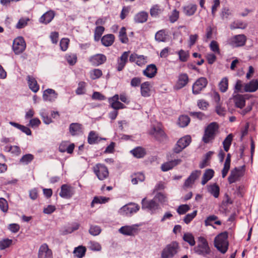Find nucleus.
Masks as SVG:
<instances>
[{"instance_id":"f257e3e1","label":"nucleus","mask_w":258,"mask_h":258,"mask_svg":"<svg viewBox=\"0 0 258 258\" xmlns=\"http://www.w3.org/2000/svg\"><path fill=\"white\" fill-rule=\"evenodd\" d=\"M219 132V125L216 122L209 123L205 128L202 141L205 144L212 142Z\"/></svg>"},{"instance_id":"f03ea898","label":"nucleus","mask_w":258,"mask_h":258,"mask_svg":"<svg viewBox=\"0 0 258 258\" xmlns=\"http://www.w3.org/2000/svg\"><path fill=\"white\" fill-rule=\"evenodd\" d=\"M228 234L226 231L219 234L214 239L215 247L222 253H225L229 247Z\"/></svg>"},{"instance_id":"7ed1b4c3","label":"nucleus","mask_w":258,"mask_h":258,"mask_svg":"<svg viewBox=\"0 0 258 258\" xmlns=\"http://www.w3.org/2000/svg\"><path fill=\"white\" fill-rule=\"evenodd\" d=\"M149 134L160 143H163L168 140L167 135L165 132L162 125L160 123L157 125L152 126L149 131Z\"/></svg>"},{"instance_id":"20e7f679","label":"nucleus","mask_w":258,"mask_h":258,"mask_svg":"<svg viewBox=\"0 0 258 258\" xmlns=\"http://www.w3.org/2000/svg\"><path fill=\"white\" fill-rule=\"evenodd\" d=\"M180 250V246L177 241H172L163 249L161 258H173Z\"/></svg>"},{"instance_id":"39448f33","label":"nucleus","mask_w":258,"mask_h":258,"mask_svg":"<svg viewBox=\"0 0 258 258\" xmlns=\"http://www.w3.org/2000/svg\"><path fill=\"white\" fill-rule=\"evenodd\" d=\"M198 244L194 247V251L200 255H206L210 254L211 249L207 239L203 236L198 238Z\"/></svg>"},{"instance_id":"423d86ee","label":"nucleus","mask_w":258,"mask_h":258,"mask_svg":"<svg viewBox=\"0 0 258 258\" xmlns=\"http://www.w3.org/2000/svg\"><path fill=\"white\" fill-rule=\"evenodd\" d=\"M93 170L95 174L100 180H103L109 176V171L107 167L103 164H96L93 167Z\"/></svg>"},{"instance_id":"0eeeda50","label":"nucleus","mask_w":258,"mask_h":258,"mask_svg":"<svg viewBox=\"0 0 258 258\" xmlns=\"http://www.w3.org/2000/svg\"><path fill=\"white\" fill-rule=\"evenodd\" d=\"M191 142V138L189 135H186L180 138L173 149V152L176 154L179 153L187 147Z\"/></svg>"},{"instance_id":"6e6552de","label":"nucleus","mask_w":258,"mask_h":258,"mask_svg":"<svg viewBox=\"0 0 258 258\" xmlns=\"http://www.w3.org/2000/svg\"><path fill=\"white\" fill-rule=\"evenodd\" d=\"M246 41L247 37L244 34H238L231 37L227 42L233 47H239L244 46Z\"/></svg>"},{"instance_id":"1a4fd4ad","label":"nucleus","mask_w":258,"mask_h":258,"mask_svg":"<svg viewBox=\"0 0 258 258\" xmlns=\"http://www.w3.org/2000/svg\"><path fill=\"white\" fill-rule=\"evenodd\" d=\"M244 166L234 168L231 171L230 174L228 178V182L231 184L239 181L241 177L244 175Z\"/></svg>"},{"instance_id":"9d476101","label":"nucleus","mask_w":258,"mask_h":258,"mask_svg":"<svg viewBox=\"0 0 258 258\" xmlns=\"http://www.w3.org/2000/svg\"><path fill=\"white\" fill-rule=\"evenodd\" d=\"M173 154L167 156L168 161L163 163L161 166L162 171L166 172L172 169L174 167L180 164L182 160L180 159H173Z\"/></svg>"},{"instance_id":"9b49d317","label":"nucleus","mask_w":258,"mask_h":258,"mask_svg":"<svg viewBox=\"0 0 258 258\" xmlns=\"http://www.w3.org/2000/svg\"><path fill=\"white\" fill-rule=\"evenodd\" d=\"M208 81L205 77H200L194 83L192 87V92L194 95H198L207 87Z\"/></svg>"},{"instance_id":"f8f14e48","label":"nucleus","mask_w":258,"mask_h":258,"mask_svg":"<svg viewBox=\"0 0 258 258\" xmlns=\"http://www.w3.org/2000/svg\"><path fill=\"white\" fill-rule=\"evenodd\" d=\"M26 46L24 38L22 37H18L13 41V49L16 54H19L25 50Z\"/></svg>"},{"instance_id":"ddd939ff","label":"nucleus","mask_w":258,"mask_h":258,"mask_svg":"<svg viewBox=\"0 0 258 258\" xmlns=\"http://www.w3.org/2000/svg\"><path fill=\"white\" fill-rule=\"evenodd\" d=\"M38 258H53L52 250L49 248L47 244H41L39 248Z\"/></svg>"},{"instance_id":"4468645a","label":"nucleus","mask_w":258,"mask_h":258,"mask_svg":"<svg viewBox=\"0 0 258 258\" xmlns=\"http://www.w3.org/2000/svg\"><path fill=\"white\" fill-rule=\"evenodd\" d=\"M129 53L130 51H125L123 52L120 57H118L116 64V69L117 71L120 72L124 69L128 62Z\"/></svg>"},{"instance_id":"2eb2a0df","label":"nucleus","mask_w":258,"mask_h":258,"mask_svg":"<svg viewBox=\"0 0 258 258\" xmlns=\"http://www.w3.org/2000/svg\"><path fill=\"white\" fill-rule=\"evenodd\" d=\"M109 106L114 110H118L119 109H124L125 106L119 101V95L115 94L112 97L108 98Z\"/></svg>"},{"instance_id":"dca6fc26","label":"nucleus","mask_w":258,"mask_h":258,"mask_svg":"<svg viewBox=\"0 0 258 258\" xmlns=\"http://www.w3.org/2000/svg\"><path fill=\"white\" fill-rule=\"evenodd\" d=\"M189 82V77L187 74H180L177 78V80L174 86L176 90H179L185 87Z\"/></svg>"},{"instance_id":"f3484780","label":"nucleus","mask_w":258,"mask_h":258,"mask_svg":"<svg viewBox=\"0 0 258 258\" xmlns=\"http://www.w3.org/2000/svg\"><path fill=\"white\" fill-rule=\"evenodd\" d=\"M74 187L70 185L65 184L61 185L59 195L62 198L70 199L74 195Z\"/></svg>"},{"instance_id":"a211bd4d","label":"nucleus","mask_w":258,"mask_h":258,"mask_svg":"<svg viewBox=\"0 0 258 258\" xmlns=\"http://www.w3.org/2000/svg\"><path fill=\"white\" fill-rule=\"evenodd\" d=\"M158 69L154 64L148 65L146 69L143 70V74L149 79L154 78L157 74Z\"/></svg>"},{"instance_id":"6ab92c4d","label":"nucleus","mask_w":258,"mask_h":258,"mask_svg":"<svg viewBox=\"0 0 258 258\" xmlns=\"http://www.w3.org/2000/svg\"><path fill=\"white\" fill-rule=\"evenodd\" d=\"M139 209L140 206L138 205L135 203H131L123 206L120 209V212L125 213L126 214H131L136 213L139 210Z\"/></svg>"},{"instance_id":"aec40b11","label":"nucleus","mask_w":258,"mask_h":258,"mask_svg":"<svg viewBox=\"0 0 258 258\" xmlns=\"http://www.w3.org/2000/svg\"><path fill=\"white\" fill-rule=\"evenodd\" d=\"M106 56L103 54H97L89 58L90 62L94 66H98L106 61Z\"/></svg>"},{"instance_id":"412c9836","label":"nucleus","mask_w":258,"mask_h":258,"mask_svg":"<svg viewBox=\"0 0 258 258\" xmlns=\"http://www.w3.org/2000/svg\"><path fill=\"white\" fill-rule=\"evenodd\" d=\"M102 140H106V139L100 137L98 134L94 131H91L88 134L87 141L90 145L98 144Z\"/></svg>"},{"instance_id":"4be33fe9","label":"nucleus","mask_w":258,"mask_h":258,"mask_svg":"<svg viewBox=\"0 0 258 258\" xmlns=\"http://www.w3.org/2000/svg\"><path fill=\"white\" fill-rule=\"evenodd\" d=\"M152 85L149 81H146L141 84V94L144 97H149L151 95Z\"/></svg>"},{"instance_id":"5701e85b","label":"nucleus","mask_w":258,"mask_h":258,"mask_svg":"<svg viewBox=\"0 0 258 258\" xmlns=\"http://www.w3.org/2000/svg\"><path fill=\"white\" fill-rule=\"evenodd\" d=\"M138 228L135 226H124L121 227L119 231L123 235L133 236L138 233Z\"/></svg>"},{"instance_id":"b1692460","label":"nucleus","mask_w":258,"mask_h":258,"mask_svg":"<svg viewBox=\"0 0 258 258\" xmlns=\"http://www.w3.org/2000/svg\"><path fill=\"white\" fill-rule=\"evenodd\" d=\"M57 97L56 92L51 89H47L43 92V99L44 101L52 102L54 101Z\"/></svg>"},{"instance_id":"393cba45","label":"nucleus","mask_w":258,"mask_h":258,"mask_svg":"<svg viewBox=\"0 0 258 258\" xmlns=\"http://www.w3.org/2000/svg\"><path fill=\"white\" fill-rule=\"evenodd\" d=\"M258 89V80L253 79L249 83L244 84L243 91L245 92H254Z\"/></svg>"},{"instance_id":"a878e982","label":"nucleus","mask_w":258,"mask_h":258,"mask_svg":"<svg viewBox=\"0 0 258 258\" xmlns=\"http://www.w3.org/2000/svg\"><path fill=\"white\" fill-rule=\"evenodd\" d=\"M55 12L52 10H49L40 18L39 22L41 23L47 25L53 20Z\"/></svg>"},{"instance_id":"bb28decb","label":"nucleus","mask_w":258,"mask_h":258,"mask_svg":"<svg viewBox=\"0 0 258 258\" xmlns=\"http://www.w3.org/2000/svg\"><path fill=\"white\" fill-rule=\"evenodd\" d=\"M75 147V146L74 143L68 145L67 142H62L59 146L58 150L61 153L67 152L69 154H72Z\"/></svg>"},{"instance_id":"cd10ccee","label":"nucleus","mask_w":258,"mask_h":258,"mask_svg":"<svg viewBox=\"0 0 258 258\" xmlns=\"http://www.w3.org/2000/svg\"><path fill=\"white\" fill-rule=\"evenodd\" d=\"M26 80L30 89L35 93L37 92L39 90V85L35 78L32 76L28 75L27 76Z\"/></svg>"},{"instance_id":"c85d7f7f","label":"nucleus","mask_w":258,"mask_h":258,"mask_svg":"<svg viewBox=\"0 0 258 258\" xmlns=\"http://www.w3.org/2000/svg\"><path fill=\"white\" fill-rule=\"evenodd\" d=\"M198 6L196 4H189L186 6L183 7L182 10L183 13L187 16H191L194 15L197 10Z\"/></svg>"},{"instance_id":"c756f323","label":"nucleus","mask_w":258,"mask_h":258,"mask_svg":"<svg viewBox=\"0 0 258 258\" xmlns=\"http://www.w3.org/2000/svg\"><path fill=\"white\" fill-rule=\"evenodd\" d=\"M142 208L148 209L150 210H155L158 208V204L154 200H146L144 199L142 202Z\"/></svg>"},{"instance_id":"7c9ffc66","label":"nucleus","mask_w":258,"mask_h":258,"mask_svg":"<svg viewBox=\"0 0 258 258\" xmlns=\"http://www.w3.org/2000/svg\"><path fill=\"white\" fill-rule=\"evenodd\" d=\"M148 16L147 12L141 11L135 16L134 20L136 23H144L147 21Z\"/></svg>"},{"instance_id":"2f4dec72","label":"nucleus","mask_w":258,"mask_h":258,"mask_svg":"<svg viewBox=\"0 0 258 258\" xmlns=\"http://www.w3.org/2000/svg\"><path fill=\"white\" fill-rule=\"evenodd\" d=\"M115 40V36L113 34H108L104 35L101 41L102 45L105 46H110L113 44Z\"/></svg>"},{"instance_id":"473e14b6","label":"nucleus","mask_w":258,"mask_h":258,"mask_svg":"<svg viewBox=\"0 0 258 258\" xmlns=\"http://www.w3.org/2000/svg\"><path fill=\"white\" fill-rule=\"evenodd\" d=\"M83 126L79 123H72L70 125L69 131L72 136L79 135L82 132Z\"/></svg>"},{"instance_id":"72a5a7b5","label":"nucleus","mask_w":258,"mask_h":258,"mask_svg":"<svg viewBox=\"0 0 258 258\" xmlns=\"http://www.w3.org/2000/svg\"><path fill=\"white\" fill-rule=\"evenodd\" d=\"M131 153L136 158H143L146 154L145 148L142 147H137L131 151Z\"/></svg>"},{"instance_id":"f704fd0d","label":"nucleus","mask_w":258,"mask_h":258,"mask_svg":"<svg viewBox=\"0 0 258 258\" xmlns=\"http://www.w3.org/2000/svg\"><path fill=\"white\" fill-rule=\"evenodd\" d=\"M230 163H231V155L228 153L227 155L224 164V167L222 170V176L223 178H225L230 168Z\"/></svg>"},{"instance_id":"c9c22d12","label":"nucleus","mask_w":258,"mask_h":258,"mask_svg":"<svg viewBox=\"0 0 258 258\" xmlns=\"http://www.w3.org/2000/svg\"><path fill=\"white\" fill-rule=\"evenodd\" d=\"M214 171L213 170L211 169L206 170L202 177L201 183L205 185L214 176Z\"/></svg>"},{"instance_id":"e433bc0d","label":"nucleus","mask_w":258,"mask_h":258,"mask_svg":"<svg viewBox=\"0 0 258 258\" xmlns=\"http://www.w3.org/2000/svg\"><path fill=\"white\" fill-rule=\"evenodd\" d=\"M247 26V23L240 20H237L232 22L230 25V28L231 30L236 29H244Z\"/></svg>"},{"instance_id":"4c0bfd02","label":"nucleus","mask_w":258,"mask_h":258,"mask_svg":"<svg viewBox=\"0 0 258 258\" xmlns=\"http://www.w3.org/2000/svg\"><path fill=\"white\" fill-rule=\"evenodd\" d=\"M163 11V9L158 5H153L150 10V14L153 17H157Z\"/></svg>"},{"instance_id":"58836bf2","label":"nucleus","mask_w":258,"mask_h":258,"mask_svg":"<svg viewBox=\"0 0 258 258\" xmlns=\"http://www.w3.org/2000/svg\"><path fill=\"white\" fill-rule=\"evenodd\" d=\"M235 106L237 107L242 108L245 104V99L243 95H237L234 98Z\"/></svg>"},{"instance_id":"ea45409f","label":"nucleus","mask_w":258,"mask_h":258,"mask_svg":"<svg viewBox=\"0 0 258 258\" xmlns=\"http://www.w3.org/2000/svg\"><path fill=\"white\" fill-rule=\"evenodd\" d=\"M105 31V28L102 26H96L94 30V38L95 41H98Z\"/></svg>"},{"instance_id":"a19ab883","label":"nucleus","mask_w":258,"mask_h":258,"mask_svg":"<svg viewBox=\"0 0 258 258\" xmlns=\"http://www.w3.org/2000/svg\"><path fill=\"white\" fill-rule=\"evenodd\" d=\"M86 248L82 245L76 247L74 250V254L78 258H82L85 255Z\"/></svg>"},{"instance_id":"79ce46f5","label":"nucleus","mask_w":258,"mask_h":258,"mask_svg":"<svg viewBox=\"0 0 258 258\" xmlns=\"http://www.w3.org/2000/svg\"><path fill=\"white\" fill-rule=\"evenodd\" d=\"M208 191L215 198L219 197L220 194V188L216 183L210 185L208 187Z\"/></svg>"},{"instance_id":"37998d69","label":"nucleus","mask_w":258,"mask_h":258,"mask_svg":"<svg viewBox=\"0 0 258 258\" xmlns=\"http://www.w3.org/2000/svg\"><path fill=\"white\" fill-rule=\"evenodd\" d=\"M109 200V198L102 196H96L94 198L93 201H92L91 206V207H93L94 205L96 204H105L108 202Z\"/></svg>"},{"instance_id":"c03bdc74","label":"nucleus","mask_w":258,"mask_h":258,"mask_svg":"<svg viewBox=\"0 0 258 258\" xmlns=\"http://www.w3.org/2000/svg\"><path fill=\"white\" fill-rule=\"evenodd\" d=\"M190 121V118L185 115H180L178 118V125L181 127H184L188 125Z\"/></svg>"},{"instance_id":"a18cd8bd","label":"nucleus","mask_w":258,"mask_h":258,"mask_svg":"<svg viewBox=\"0 0 258 258\" xmlns=\"http://www.w3.org/2000/svg\"><path fill=\"white\" fill-rule=\"evenodd\" d=\"M233 140V135L232 134H229L223 142V145L224 151L227 152L230 147Z\"/></svg>"},{"instance_id":"49530a36","label":"nucleus","mask_w":258,"mask_h":258,"mask_svg":"<svg viewBox=\"0 0 258 258\" xmlns=\"http://www.w3.org/2000/svg\"><path fill=\"white\" fill-rule=\"evenodd\" d=\"M167 34L165 30L158 31L155 34V39L158 42H165L167 39Z\"/></svg>"},{"instance_id":"de8ad7c7","label":"nucleus","mask_w":258,"mask_h":258,"mask_svg":"<svg viewBox=\"0 0 258 258\" xmlns=\"http://www.w3.org/2000/svg\"><path fill=\"white\" fill-rule=\"evenodd\" d=\"M118 37L120 41L122 43H127L128 42V38L127 37L126 28L124 27H122L119 32Z\"/></svg>"},{"instance_id":"09e8293b","label":"nucleus","mask_w":258,"mask_h":258,"mask_svg":"<svg viewBox=\"0 0 258 258\" xmlns=\"http://www.w3.org/2000/svg\"><path fill=\"white\" fill-rule=\"evenodd\" d=\"M34 159V155L31 154H27L23 155L20 159L19 163L24 165H27L31 163Z\"/></svg>"},{"instance_id":"8fccbe9b","label":"nucleus","mask_w":258,"mask_h":258,"mask_svg":"<svg viewBox=\"0 0 258 258\" xmlns=\"http://www.w3.org/2000/svg\"><path fill=\"white\" fill-rule=\"evenodd\" d=\"M214 30V27L211 26H209L206 28V33L204 37V40L205 42H208L213 38Z\"/></svg>"},{"instance_id":"3c124183","label":"nucleus","mask_w":258,"mask_h":258,"mask_svg":"<svg viewBox=\"0 0 258 258\" xmlns=\"http://www.w3.org/2000/svg\"><path fill=\"white\" fill-rule=\"evenodd\" d=\"M145 179V176L142 173H134L132 175V182L134 184H136L138 182L143 181Z\"/></svg>"},{"instance_id":"603ef678","label":"nucleus","mask_w":258,"mask_h":258,"mask_svg":"<svg viewBox=\"0 0 258 258\" xmlns=\"http://www.w3.org/2000/svg\"><path fill=\"white\" fill-rule=\"evenodd\" d=\"M218 217L215 215H211L207 218V219L205 221V223L206 226L212 225V222L215 221V224L217 225H221L222 223L219 220H217L218 219Z\"/></svg>"},{"instance_id":"864d4df0","label":"nucleus","mask_w":258,"mask_h":258,"mask_svg":"<svg viewBox=\"0 0 258 258\" xmlns=\"http://www.w3.org/2000/svg\"><path fill=\"white\" fill-rule=\"evenodd\" d=\"M5 150L8 152H10L12 154L16 156L20 155L21 153V149L18 146H7L5 148Z\"/></svg>"},{"instance_id":"5fc2aeb1","label":"nucleus","mask_w":258,"mask_h":258,"mask_svg":"<svg viewBox=\"0 0 258 258\" xmlns=\"http://www.w3.org/2000/svg\"><path fill=\"white\" fill-rule=\"evenodd\" d=\"M218 86L221 92H226L227 90L228 87V78L227 77L222 78L220 82L219 83Z\"/></svg>"},{"instance_id":"6e6d98bb","label":"nucleus","mask_w":258,"mask_h":258,"mask_svg":"<svg viewBox=\"0 0 258 258\" xmlns=\"http://www.w3.org/2000/svg\"><path fill=\"white\" fill-rule=\"evenodd\" d=\"M183 239L187 242L190 246H194L196 242L193 235L190 233H184L183 236Z\"/></svg>"},{"instance_id":"4d7b16f0","label":"nucleus","mask_w":258,"mask_h":258,"mask_svg":"<svg viewBox=\"0 0 258 258\" xmlns=\"http://www.w3.org/2000/svg\"><path fill=\"white\" fill-rule=\"evenodd\" d=\"M177 54L179 56V59L181 62L187 61L189 56L188 52L182 49L180 50Z\"/></svg>"},{"instance_id":"13d9d810","label":"nucleus","mask_w":258,"mask_h":258,"mask_svg":"<svg viewBox=\"0 0 258 258\" xmlns=\"http://www.w3.org/2000/svg\"><path fill=\"white\" fill-rule=\"evenodd\" d=\"M30 20L29 18H21L16 24V28L19 29L24 28L28 25V23Z\"/></svg>"},{"instance_id":"bf43d9fd","label":"nucleus","mask_w":258,"mask_h":258,"mask_svg":"<svg viewBox=\"0 0 258 258\" xmlns=\"http://www.w3.org/2000/svg\"><path fill=\"white\" fill-rule=\"evenodd\" d=\"M86 83L82 81L79 83L78 87L76 90V93L77 95L84 94L86 92Z\"/></svg>"},{"instance_id":"052dcab7","label":"nucleus","mask_w":258,"mask_h":258,"mask_svg":"<svg viewBox=\"0 0 258 258\" xmlns=\"http://www.w3.org/2000/svg\"><path fill=\"white\" fill-rule=\"evenodd\" d=\"M232 13L231 10L227 7L223 8L220 13V16L222 19H228Z\"/></svg>"},{"instance_id":"680f3d73","label":"nucleus","mask_w":258,"mask_h":258,"mask_svg":"<svg viewBox=\"0 0 258 258\" xmlns=\"http://www.w3.org/2000/svg\"><path fill=\"white\" fill-rule=\"evenodd\" d=\"M197 105L200 109L205 110L208 108L209 103L204 99H200L197 101Z\"/></svg>"},{"instance_id":"e2e57ef3","label":"nucleus","mask_w":258,"mask_h":258,"mask_svg":"<svg viewBox=\"0 0 258 258\" xmlns=\"http://www.w3.org/2000/svg\"><path fill=\"white\" fill-rule=\"evenodd\" d=\"M70 43V40L67 38H63L61 39L59 43L61 50L64 51L67 50Z\"/></svg>"},{"instance_id":"0e129e2a","label":"nucleus","mask_w":258,"mask_h":258,"mask_svg":"<svg viewBox=\"0 0 258 258\" xmlns=\"http://www.w3.org/2000/svg\"><path fill=\"white\" fill-rule=\"evenodd\" d=\"M179 17V12L175 9L169 16V19L171 23H174L178 20Z\"/></svg>"},{"instance_id":"69168bd1","label":"nucleus","mask_w":258,"mask_h":258,"mask_svg":"<svg viewBox=\"0 0 258 258\" xmlns=\"http://www.w3.org/2000/svg\"><path fill=\"white\" fill-rule=\"evenodd\" d=\"M91 78L92 80L99 79L102 76V72L101 70L95 69L91 73Z\"/></svg>"},{"instance_id":"338daca9","label":"nucleus","mask_w":258,"mask_h":258,"mask_svg":"<svg viewBox=\"0 0 258 258\" xmlns=\"http://www.w3.org/2000/svg\"><path fill=\"white\" fill-rule=\"evenodd\" d=\"M210 47L211 50L215 52V53L219 54L220 53V50L218 42L215 40L211 41L210 44Z\"/></svg>"},{"instance_id":"774afa93","label":"nucleus","mask_w":258,"mask_h":258,"mask_svg":"<svg viewBox=\"0 0 258 258\" xmlns=\"http://www.w3.org/2000/svg\"><path fill=\"white\" fill-rule=\"evenodd\" d=\"M89 231L90 234L93 236H96L101 233V229L99 226L91 225Z\"/></svg>"}]
</instances>
